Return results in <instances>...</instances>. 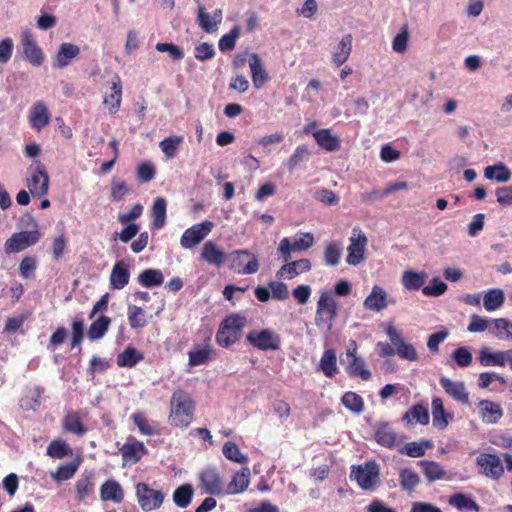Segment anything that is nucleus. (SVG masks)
<instances>
[{"instance_id":"53","label":"nucleus","mask_w":512,"mask_h":512,"mask_svg":"<svg viewBox=\"0 0 512 512\" xmlns=\"http://www.w3.org/2000/svg\"><path fill=\"white\" fill-rule=\"evenodd\" d=\"M127 316L129 325L132 329H140L147 324L145 311L139 306L128 305Z\"/></svg>"},{"instance_id":"22","label":"nucleus","mask_w":512,"mask_h":512,"mask_svg":"<svg viewBox=\"0 0 512 512\" xmlns=\"http://www.w3.org/2000/svg\"><path fill=\"white\" fill-rule=\"evenodd\" d=\"M440 385L445 393L455 401L464 405L469 404V394L463 382L452 381L449 378L442 377L440 379Z\"/></svg>"},{"instance_id":"55","label":"nucleus","mask_w":512,"mask_h":512,"mask_svg":"<svg viewBox=\"0 0 512 512\" xmlns=\"http://www.w3.org/2000/svg\"><path fill=\"white\" fill-rule=\"evenodd\" d=\"M493 334L501 340L512 341V322L506 318H498L493 320Z\"/></svg>"},{"instance_id":"38","label":"nucleus","mask_w":512,"mask_h":512,"mask_svg":"<svg viewBox=\"0 0 512 512\" xmlns=\"http://www.w3.org/2000/svg\"><path fill=\"white\" fill-rule=\"evenodd\" d=\"M319 367L324 375L329 378L334 377L338 373L337 357L334 349L329 348L324 351Z\"/></svg>"},{"instance_id":"24","label":"nucleus","mask_w":512,"mask_h":512,"mask_svg":"<svg viewBox=\"0 0 512 512\" xmlns=\"http://www.w3.org/2000/svg\"><path fill=\"white\" fill-rule=\"evenodd\" d=\"M249 66L251 71L252 83L256 89H261L269 80L262 60L257 53H251L249 57Z\"/></svg>"},{"instance_id":"51","label":"nucleus","mask_w":512,"mask_h":512,"mask_svg":"<svg viewBox=\"0 0 512 512\" xmlns=\"http://www.w3.org/2000/svg\"><path fill=\"white\" fill-rule=\"evenodd\" d=\"M401 488L404 491L412 492L420 483L419 475L410 468L401 469L399 472Z\"/></svg>"},{"instance_id":"14","label":"nucleus","mask_w":512,"mask_h":512,"mask_svg":"<svg viewBox=\"0 0 512 512\" xmlns=\"http://www.w3.org/2000/svg\"><path fill=\"white\" fill-rule=\"evenodd\" d=\"M313 244V235L309 232L302 233L293 243L290 242L289 238H283L279 243L278 252L284 262H287L291 259V252L308 250Z\"/></svg>"},{"instance_id":"21","label":"nucleus","mask_w":512,"mask_h":512,"mask_svg":"<svg viewBox=\"0 0 512 512\" xmlns=\"http://www.w3.org/2000/svg\"><path fill=\"white\" fill-rule=\"evenodd\" d=\"M29 122L31 127L40 132L50 123V112L43 101L35 102L29 113Z\"/></svg>"},{"instance_id":"36","label":"nucleus","mask_w":512,"mask_h":512,"mask_svg":"<svg viewBox=\"0 0 512 512\" xmlns=\"http://www.w3.org/2000/svg\"><path fill=\"white\" fill-rule=\"evenodd\" d=\"M481 408V417L483 422L487 424H495L497 423L501 417L503 416V410L501 406L497 403L491 402L489 400H481L479 402Z\"/></svg>"},{"instance_id":"17","label":"nucleus","mask_w":512,"mask_h":512,"mask_svg":"<svg viewBox=\"0 0 512 512\" xmlns=\"http://www.w3.org/2000/svg\"><path fill=\"white\" fill-rule=\"evenodd\" d=\"M200 487L210 495H225L221 477L216 468H206L200 474Z\"/></svg>"},{"instance_id":"64","label":"nucleus","mask_w":512,"mask_h":512,"mask_svg":"<svg viewBox=\"0 0 512 512\" xmlns=\"http://www.w3.org/2000/svg\"><path fill=\"white\" fill-rule=\"evenodd\" d=\"M156 169L149 161L142 162L137 167V180L139 183H147L154 179Z\"/></svg>"},{"instance_id":"20","label":"nucleus","mask_w":512,"mask_h":512,"mask_svg":"<svg viewBox=\"0 0 512 512\" xmlns=\"http://www.w3.org/2000/svg\"><path fill=\"white\" fill-rule=\"evenodd\" d=\"M222 21V10L216 9L213 15H210L203 5L197 9V24L206 33H213L217 30Z\"/></svg>"},{"instance_id":"5","label":"nucleus","mask_w":512,"mask_h":512,"mask_svg":"<svg viewBox=\"0 0 512 512\" xmlns=\"http://www.w3.org/2000/svg\"><path fill=\"white\" fill-rule=\"evenodd\" d=\"M246 340L261 351H276L281 347V336L271 329L252 330L247 334Z\"/></svg>"},{"instance_id":"60","label":"nucleus","mask_w":512,"mask_h":512,"mask_svg":"<svg viewBox=\"0 0 512 512\" xmlns=\"http://www.w3.org/2000/svg\"><path fill=\"white\" fill-rule=\"evenodd\" d=\"M240 35V29L238 26H234L229 33L224 34L219 42L218 47L221 52L232 51L235 48L236 40Z\"/></svg>"},{"instance_id":"15","label":"nucleus","mask_w":512,"mask_h":512,"mask_svg":"<svg viewBox=\"0 0 512 512\" xmlns=\"http://www.w3.org/2000/svg\"><path fill=\"white\" fill-rule=\"evenodd\" d=\"M388 422H380L374 431V440L382 447L393 449L404 440Z\"/></svg>"},{"instance_id":"32","label":"nucleus","mask_w":512,"mask_h":512,"mask_svg":"<svg viewBox=\"0 0 512 512\" xmlns=\"http://www.w3.org/2000/svg\"><path fill=\"white\" fill-rule=\"evenodd\" d=\"M368 310L379 312L387 307V293L380 287L375 285L371 293L366 297L363 303Z\"/></svg>"},{"instance_id":"1","label":"nucleus","mask_w":512,"mask_h":512,"mask_svg":"<svg viewBox=\"0 0 512 512\" xmlns=\"http://www.w3.org/2000/svg\"><path fill=\"white\" fill-rule=\"evenodd\" d=\"M195 406V401L188 392L182 389L174 391L170 398V425L178 428L188 427L193 421Z\"/></svg>"},{"instance_id":"49","label":"nucleus","mask_w":512,"mask_h":512,"mask_svg":"<svg viewBox=\"0 0 512 512\" xmlns=\"http://www.w3.org/2000/svg\"><path fill=\"white\" fill-rule=\"evenodd\" d=\"M72 448L62 439L52 440L46 450L48 456L53 459H62L72 455Z\"/></svg>"},{"instance_id":"18","label":"nucleus","mask_w":512,"mask_h":512,"mask_svg":"<svg viewBox=\"0 0 512 512\" xmlns=\"http://www.w3.org/2000/svg\"><path fill=\"white\" fill-rule=\"evenodd\" d=\"M21 44L23 47L24 57L33 66H40L44 61L42 49L37 45L33 34L29 30H25L21 34Z\"/></svg>"},{"instance_id":"39","label":"nucleus","mask_w":512,"mask_h":512,"mask_svg":"<svg viewBox=\"0 0 512 512\" xmlns=\"http://www.w3.org/2000/svg\"><path fill=\"white\" fill-rule=\"evenodd\" d=\"M407 423L427 425L429 423L428 409L420 404L412 406L402 417Z\"/></svg>"},{"instance_id":"47","label":"nucleus","mask_w":512,"mask_h":512,"mask_svg":"<svg viewBox=\"0 0 512 512\" xmlns=\"http://www.w3.org/2000/svg\"><path fill=\"white\" fill-rule=\"evenodd\" d=\"M143 354L133 347H127L122 353L117 356L116 362L119 367L132 368L138 362L143 360Z\"/></svg>"},{"instance_id":"58","label":"nucleus","mask_w":512,"mask_h":512,"mask_svg":"<svg viewBox=\"0 0 512 512\" xmlns=\"http://www.w3.org/2000/svg\"><path fill=\"white\" fill-rule=\"evenodd\" d=\"M222 451L227 459L235 463L246 464L248 462V457L241 453L239 447L234 442H226L223 445Z\"/></svg>"},{"instance_id":"11","label":"nucleus","mask_w":512,"mask_h":512,"mask_svg":"<svg viewBox=\"0 0 512 512\" xmlns=\"http://www.w3.org/2000/svg\"><path fill=\"white\" fill-rule=\"evenodd\" d=\"M367 242L368 239L360 228L355 227L352 229L350 244L347 248L348 255L346 261L348 264L356 266L364 260Z\"/></svg>"},{"instance_id":"52","label":"nucleus","mask_w":512,"mask_h":512,"mask_svg":"<svg viewBox=\"0 0 512 512\" xmlns=\"http://www.w3.org/2000/svg\"><path fill=\"white\" fill-rule=\"evenodd\" d=\"M194 490L190 484L179 486L173 493V501L179 508H186L192 501Z\"/></svg>"},{"instance_id":"37","label":"nucleus","mask_w":512,"mask_h":512,"mask_svg":"<svg viewBox=\"0 0 512 512\" xmlns=\"http://www.w3.org/2000/svg\"><path fill=\"white\" fill-rule=\"evenodd\" d=\"M426 279V272H415L412 270H406L402 274L401 283L405 289L409 291H417L420 288L424 287Z\"/></svg>"},{"instance_id":"63","label":"nucleus","mask_w":512,"mask_h":512,"mask_svg":"<svg viewBox=\"0 0 512 512\" xmlns=\"http://www.w3.org/2000/svg\"><path fill=\"white\" fill-rule=\"evenodd\" d=\"M409 40V28L407 24H404L400 32L394 37L392 42V48L397 53H404L407 51Z\"/></svg>"},{"instance_id":"31","label":"nucleus","mask_w":512,"mask_h":512,"mask_svg":"<svg viewBox=\"0 0 512 512\" xmlns=\"http://www.w3.org/2000/svg\"><path fill=\"white\" fill-rule=\"evenodd\" d=\"M122 100V83L118 75H115L112 81L111 92L104 97L103 103L108 106L110 114L118 112Z\"/></svg>"},{"instance_id":"43","label":"nucleus","mask_w":512,"mask_h":512,"mask_svg":"<svg viewBox=\"0 0 512 512\" xmlns=\"http://www.w3.org/2000/svg\"><path fill=\"white\" fill-rule=\"evenodd\" d=\"M484 176L489 180H496L497 182H507L511 178V171L503 163L487 166L484 170Z\"/></svg>"},{"instance_id":"46","label":"nucleus","mask_w":512,"mask_h":512,"mask_svg":"<svg viewBox=\"0 0 512 512\" xmlns=\"http://www.w3.org/2000/svg\"><path fill=\"white\" fill-rule=\"evenodd\" d=\"M431 408L433 416V425L438 429H445L448 425V420L442 399L438 397L433 398L431 402Z\"/></svg>"},{"instance_id":"62","label":"nucleus","mask_w":512,"mask_h":512,"mask_svg":"<svg viewBox=\"0 0 512 512\" xmlns=\"http://www.w3.org/2000/svg\"><path fill=\"white\" fill-rule=\"evenodd\" d=\"M211 349L209 345L193 351H189V364L191 366H199L206 364L210 360Z\"/></svg>"},{"instance_id":"19","label":"nucleus","mask_w":512,"mask_h":512,"mask_svg":"<svg viewBox=\"0 0 512 512\" xmlns=\"http://www.w3.org/2000/svg\"><path fill=\"white\" fill-rule=\"evenodd\" d=\"M233 260L231 262L230 268L239 273V274H253L256 273L259 269V262L255 255H252V258L246 265L243 264L242 257L250 256V252L246 249L236 250L232 253Z\"/></svg>"},{"instance_id":"16","label":"nucleus","mask_w":512,"mask_h":512,"mask_svg":"<svg viewBox=\"0 0 512 512\" xmlns=\"http://www.w3.org/2000/svg\"><path fill=\"white\" fill-rule=\"evenodd\" d=\"M391 344L395 347V353L402 359L416 361L418 359L417 352L413 345L404 341L401 333L392 325L386 328Z\"/></svg>"},{"instance_id":"26","label":"nucleus","mask_w":512,"mask_h":512,"mask_svg":"<svg viewBox=\"0 0 512 512\" xmlns=\"http://www.w3.org/2000/svg\"><path fill=\"white\" fill-rule=\"evenodd\" d=\"M100 499L103 502L121 503L124 500V490L119 482L108 479L100 487Z\"/></svg>"},{"instance_id":"28","label":"nucleus","mask_w":512,"mask_h":512,"mask_svg":"<svg viewBox=\"0 0 512 512\" xmlns=\"http://www.w3.org/2000/svg\"><path fill=\"white\" fill-rule=\"evenodd\" d=\"M130 279L129 266L123 261H117L110 274V287L112 289L121 290Z\"/></svg>"},{"instance_id":"42","label":"nucleus","mask_w":512,"mask_h":512,"mask_svg":"<svg viewBox=\"0 0 512 512\" xmlns=\"http://www.w3.org/2000/svg\"><path fill=\"white\" fill-rule=\"evenodd\" d=\"M166 200L163 197H157L153 203L151 214H152V226L155 229H161L165 225L166 221Z\"/></svg>"},{"instance_id":"10","label":"nucleus","mask_w":512,"mask_h":512,"mask_svg":"<svg viewBox=\"0 0 512 512\" xmlns=\"http://www.w3.org/2000/svg\"><path fill=\"white\" fill-rule=\"evenodd\" d=\"M122 456V467L137 464L143 456L148 453L142 441H139L133 436H129L127 441L119 448Z\"/></svg>"},{"instance_id":"29","label":"nucleus","mask_w":512,"mask_h":512,"mask_svg":"<svg viewBox=\"0 0 512 512\" xmlns=\"http://www.w3.org/2000/svg\"><path fill=\"white\" fill-rule=\"evenodd\" d=\"M250 483V469L243 467L237 471L225 488V494L235 495L244 492Z\"/></svg>"},{"instance_id":"25","label":"nucleus","mask_w":512,"mask_h":512,"mask_svg":"<svg viewBox=\"0 0 512 512\" xmlns=\"http://www.w3.org/2000/svg\"><path fill=\"white\" fill-rule=\"evenodd\" d=\"M61 425L64 432L78 437H82L87 432V428L77 411L67 412L61 421Z\"/></svg>"},{"instance_id":"45","label":"nucleus","mask_w":512,"mask_h":512,"mask_svg":"<svg viewBox=\"0 0 512 512\" xmlns=\"http://www.w3.org/2000/svg\"><path fill=\"white\" fill-rule=\"evenodd\" d=\"M419 465L423 469V473L429 482H434L445 477V470L436 461L421 460Z\"/></svg>"},{"instance_id":"8","label":"nucleus","mask_w":512,"mask_h":512,"mask_svg":"<svg viewBox=\"0 0 512 512\" xmlns=\"http://www.w3.org/2000/svg\"><path fill=\"white\" fill-rule=\"evenodd\" d=\"M346 357L348 358L346 371L350 377H360L365 381L371 378V372L366 368L365 361L357 356V343L355 340H349Z\"/></svg>"},{"instance_id":"23","label":"nucleus","mask_w":512,"mask_h":512,"mask_svg":"<svg viewBox=\"0 0 512 512\" xmlns=\"http://www.w3.org/2000/svg\"><path fill=\"white\" fill-rule=\"evenodd\" d=\"M94 477L93 471L85 470L80 478L75 483V499L78 502H83L94 492Z\"/></svg>"},{"instance_id":"50","label":"nucleus","mask_w":512,"mask_h":512,"mask_svg":"<svg viewBox=\"0 0 512 512\" xmlns=\"http://www.w3.org/2000/svg\"><path fill=\"white\" fill-rule=\"evenodd\" d=\"M504 292L499 288L490 289L483 298V305L487 311H495L504 303Z\"/></svg>"},{"instance_id":"12","label":"nucleus","mask_w":512,"mask_h":512,"mask_svg":"<svg viewBox=\"0 0 512 512\" xmlns=\"http://www.w3.org/2000/svg\"><path fill=\"white\" fill-rule=\"evenodd\" d=\"M475 461L481 473L492 480H499L504 474V466L496 454L480 453Z\"/></svg>"},{"instance_id":"9","label":"nucleus","mask_w":512,"mask_h":512,"mask_svg":"<svg viewBox=\"0 0 512 512\" xmlns=\"http://www.w3.org/2000/svg\"><path fill=\"white\" fill-rule=\"evenodd\" d=\"M41 238L39 230L21 231L12 234L4 244L6 253H18L26 248L35 245Z\"/></svg>"},{"instance_id":"44","label":"nucleus","mask_w":512,"mask_h":512,"mask_svg":"<svg viewBox=\"0 0 512 512\" xmlns=\"http://www.w3.org/2000/svg\"><path fill=\"white\" fill-rule=\"evenodd\" d=\"M448 503L458 510H470L478 512L480 506L470 496L463 493H455L449 497Z\"/></svg>"},{"instance_id":"59","label":"nucleus","mask_w":512,"mask_h":512,"mask_svg":"<svg viewBox=\"0 0 512 512\" xmlns=\"http://www.w3.org/2000/svg\"><path fill=\"white\" fill-rule=\"evenodd\" d=\"M342 256V248L336 242L329 243L324 250V261L328 266H337Z\"/></svg>"},{"instance_id":"6","label":"nucleus","mask_w":512,"mask_h":512,"mask_svg":"<svg viewBox=\"0 0 512 512\" xmlns=\"http://www.w3.org/2000/svg\"><path fill=\"white\" fill-rule=\"evenodd\" d=\"M136 496L140 508L150 512L161 507L165 495L160 490L152 489L148 484L140 482L136 485Z\"/></svg>"},{"instance_id":"34","label":"nucleus","mask_w":512,"mask_h":512,"mask_svg":"<svg viewBox=\"0 0 512 512\" xmlns=\"http://www.w3.org/2000/svg\"><path fill=\"white\" fill-rule=\"evenodd\" d=\"M352 35L346 34L338 43L336 50L332 53V62L337 66L344 64L352 51Z\"/></svg>"},{"instance_id":"4","label":"nucleus","mask_w":512,"mask_h":512,"mask_svg":"<svg viewBox=\"0 0 512 512\" xmlns=\"http://www.w3.org/2000/svg\"><path fill=\"white\" fill-rule=\"evenodd\" d=\"M379 476L380 468L375 461H368L363 465H353L350 473V479L356 481L364 490L374 489Z\"/></svg>"},{"instance_id":"41","label":"nucleus","mask_w":512,"mask_h":512,"mask_svg":"<svg viewBox=\"0 0 512 512\" xmlns=\"http://www.w3.org/2000/svg\"><path fill=\"white\" fill-rule=\"evenodd\" d=\"M432 447L430 440L421 442H409L399 448L398 452L402 455H407L412 458H419L425 455L426 450Z\"/></svg>"},{"instance_id":"27","label":"nucleus","mask_w":512,"mask_h":512,"mask_svg":"<svg viewBox=\"0 0 512 512\" xmlns=\"http://www.w3.org/2000/svg\"><path fill=\"white\" fill-rule=\"evenodd\" d=\"M311 267L310 260L306 258L292 262L289 260L278 270L277 277L286 276L288 279H293L301 273L310 271Z\"/></svg>"},{"instance_id":"33","label":"nucleus","mask_w":512,"mask_h":512,"mask_svg":"<svg viewBox=\"0 0 512 512\" xmlns=\"http://www.w3.org/2000/svg\"><path fill=\"white\" fill-rule=\"evenodd\" d=\"M317 144L324 150L332 152L340 148V140L330 129H320L313 133Z\"/></svg>"},{"instance_id":"13","label":"nucleus","mask_w":512,"mask_h":512,"mask_svg":"<svg viewBox=\"0 0 512 512\" xmlns=\"http://www.w3.org/2000/svg\"><path fill=\"white\" fill-rule=\"evenodd\" d=\"M214 223L205 220L186 229L181 236L180 244L185 249H190L199 244L213 229Z\"/></svg>"},{"instance_id":"54","label":"nucleus","mask_w":512,"mask_h":512,"mask_svg":"<svg viewBox=\"0 0 512 512\" xmlns=\"http://www.w3.org/2000/svg\"><path fill=\"white\" fill-rule=\"evenodd\" d=\"M505 357V351L490 353L488 348H483L480 351L479 361L482 366H504Z\"/></svg>"},{"instance_id":"30","label":"nucleus","mask_w":512,"mask_h":512,"mask_svg":"<svg viewBox=\"0 0 512 512\" xmlns=\"http://www.w3.org/2000/svg\"><path fill=\"white\" fill-rule=\"evenodd\" d=\"M80 54V48L72 43H62L59 47L57 55L55 57L53 66L55 68H65L67 67L71 60L76 58Z\"/></svg>"},{"instance_id":"57","label":"nucleus","mask_w":512,"mask_h":512,"mask_svg":"<svg viewBox=\"0 0 512 512\" xmlns=\"http://www.w3.org/2000/svg\"><path fill=\"white\" fill-rule=\"evenodd\" d=\"M183 137L181 136H170L163 139L159 146L165 156L169 159H172L176 156L179 145L182 143Z\"/></svg>"},{"instance_id":"40","label":"nucleus","mask_w":512,"mask_h":512,"mask_svg":"<svg viewBox=\"0 0 512 512\" xmlns=\"http://www.w3.org/2000/svg\"><path fill=\"white\" fill-rule=\"evenodd\" d=\"M138 282L146 288L158 287L163 284L164 276L159 269H145L138 275Z\"/></svg>"},{"instance_id":"35","label":"nucleus","mask_w":512,"mask_h":512,"mask_svg":"<svg viewBox=\"0 0 512 512\" xmlns=\"http://www.w3.org/2000/svg\"><path fill=\"white\" fill-rule=\"evenodd\" d=\"M201 257L205 262L215 265L216 267H220L225 262V253L212 241H208L204 244Z\"/></svg>"},{"instance_id":"61","label":"nucleus","mask_w":512,"mask_h":512,"mask_svg":"<svg viewBox=\"0 0 512 512\" xmlns=\"http://www.w3.org/2000/svg\"><path fill=\"white\" fill-rule=\"evenodd\" d=\"M448 289V286L438 277L433 278L430 284L422 288V293L425 296L439 297L443 295Z\"/></svg>"},{"instance_id":"56","label":"nucleus","mask_w":512,"mask_h":512,"mask_svg":"<svg viewBox=\"0 0 512 512\" xmlns=\"http://www.w3.org/2000/svg\"><path fill=\"white\" fill-rule=\"evenodd\" d=\"M341 402L346 409L354 413H361L364 410L363 398L355 392H346L342 396Z\"/></svg>"},{"instance_id":"2","label":"nucleus","mask_w":512,"mask_h":512,"mask_svg":"<svg viewBox=\"0 0 512 512\" xmlns=\"http://www.w3.org/2000/svg\"><path fill=\"white\" fill-rule=\"evenodd\" d=\"M247 319L240 314H230L220 323L216 333V342L219 346L228 348L235 344L239 338L242 329L246 326Z\"/></svg>"},{"instance_id":"48","label":"nucleus","mask_w":512,"mask_h":512,"mask_svg":"<svg viewBox=\"0 0 512 512\" xmlns=\"http://www.w3.org/2000/svg\"><path fill=\"white\" fill-rule=\"evenodd\" d=\"M111 324V319L108 316L101 315L93 321L88 329V337L90 340L101 339L107 332Z\"/></svg>"},{"instance_id":"3","label":"nucleus","mask_w":512,"mask_h":512,"mask_svg":"<svg viewBox=\"0 0 512 512\" xmlns=\"http://www.w3.org/2000/svg\"><path fill=\"white\" fill-rule=\"evenodd\" d=\"M337 310L338 305L333 295L328 291L322 292L316 305L315 324L330 331L337 318Z\"/></svg>"},{"instance_id":"7","label":"nucleus","mask_w":512,"mask_h":512,"mask_svg":"<svg viewBox=\"0 0 512 512\" xmlns=\"http://www.w3.org/2000/svg\"><path fill=\"white\" fill-rule=\"evenodd\" d=\"M30 177L27 179V187L34 197H42L49 190V175L41 162L37 161L35 166H30Z\"/></svg>"}]
</instances>
